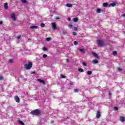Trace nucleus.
<instances>
[{"instance_id":"6","label":"nucleus","mask_w":125,"mask_h":125,"mask_svg":"<svg viewBox=\"0 0 125 125\" xmlns=\"http://www.w3.org/2000/svg\"><path fill=\"white\" fill-rule=\"evenodd\" d=\"M38 82H39L41 83H42V84L45 85L46 83L45 82L44 80H42V79H38L37 80Z\"/></svg>"},{"instance_id":"26","label":"nucleus","mask_w":125,"mask_h":125,"mask_svg":"<svg viewBox=\"0 0 125 125\" xmlns=\"http://www.w3.org/2000/svg\"><path fill=\"white\" fill-rule=\"evenodd\" d=\"M117 71L118 72H122V71H123V69L121 68V67H119L118 69H117Z\"/></svg>"},{"instance_id":"47","label":"nucleus","mask_w":125,"mask_h":125,"mask_svg":"<svg viewBox=\"0 0 125 125\" xmlns=\"http://www.w3.org/2000/svg\"><path fill=\"white\" fill-rule=\"evenodd\" d=\"M2 23H3L2 21H0V25L2 24Z\"/></svg>"},{"instance_id":"17","label":"nucleus","mask_w":125,"mask_h":125,"mask_svg":"<svg viewBox=\"0 0 125 125\" xmlns=\"http://www.w3.org/2000/svg\"><path fill=\"white\" fill-rule=\"evenodd\" d=\"M78 72H81V73H83V72H84V71L83 70V68H79L78 69Z\"/></svg>"},{"instance_id":"22","label":"nucleus","mask_w":125,"mask_h":125,"mask_svg":"<svg viewBox=\"0 0 125 125\" xmlns=\"http://www.w3.org/2000/svg\"><path fill=\"white\" fill-rule=\"evenodd\" d=\"M97 12L98 13H101V9H100V8H98V9H97Z\"/></svg>"},{"instance_id":"35","label":"nucleus","mask_w":125,"mask_h":125,"mask_svg":"<svg viewBox=\"0 0 125 125\" xmlns=\"http://www.w3.org/2000/svg\"><path fill=\"white\" fill-rule=\"evenodd\" d=\"M82 64L83 66H87L86 63H85V62H83Z\"/></svg>"},{"instance_id":"19","label":"nucleus","mask_w":125,"mask_h":125,"mask_svg":"<svg viewBox=\"0 0 125 125\" xmlns=\"http://www.w3.org/2000/svg\"><path fill=\"white\" fill-rule=\"evenodd\" d=\"M66 6H67V7H72V4H70V3H67L66 4Z\"/></svg>"},{"instance_id":"32","label":"nucleus","mask_w":125,"mask_h":125,"mask_svg":"<svg viewBox=\"0 0 125 125\" xmlns=\"http://www.w3.org/2000/svg\"><path fill=\"white\" fill-rule=\"evenodd\" d=\"M42 49H43V51H46V50H47V49L46 48V47H43L42 48Z\"/></svg>"},{"instance_id":"41","label":"nucleus","mask_w":125,"mask_h":125,"mask_svg":"<svg viewBox=\"0 0 125 125\" xmlns=\"http://www.w3.org/2000/svg\"><path fill=\"white\" fill-rule=\"evenodd\" d=\"M78 30V27H74V31H77Z\"/></svg>"},{"instance_id":"23","label":"nucleus","mask_w":125,"mask_h":125,"mask_svg":"<svg viewBox=\"0 0 125 125\" xmlns=\"http://www.w3.org/2000/svg\"><path fill=\"white\" fill-rule=\"evenodd\" d=\"M117 54L118 53L116 51L113 52V55H114V56H116V55H117Z\"/></svg>"},{"instance_id":"13","label":"nucleus","mask_w":125,"mask_h":125,"mask_svg":"<svg viewBox=\"0 0 125 125\" xmlns=\"http://www.w3.org/2000/svg\"><path fill=\"white\" fill-rule=\"evenodd\" d=\"M103 5L104 7H107V6H109V5L108 4V3L104 2L103 4Z\"/></svg>"},{"instance_id":"27","label":"nucleus","mask_w":125,"mask_h":125,"mask_svg":"<svg viewBox=\"0 0 125 125\" xmlns=\"http://www.w3.org/2000/svg\"><path fill=\"white\" fill-rule=\"evenodd\" d=\"M46 41H47V42H50V41H51V38H47Z\"/></svg>"},{"instance_id":"30","label":"nucleus","mask_w":125,"mask_h":125,"mask_svg":"<svg viewBox=\"0 0 125 125\" xmlns=\"http://www.w3.org/2000/svg\"><path fill=\"white\" fill-rule=\"evenodd\" d=\"M74 45H78V44H79V42H78L77 41H75L74 42Z\"/></svg>"},{"instance_id":"5","label":"nucleus","mask_w":125,"mask_h":125,"mask_svg":"<svg viewBox=\"0 0 125 125\" xmlns=\"http://www.w3.org/2000/svg\"><path fill=\"white\" fill-rule=\"evenodd\" d=\"M51 24L53 29H54V30H56L57 29V26L56 25V23H55V22H53Z\"/></svg>"},{"instance_id":"44","label":"nucleus","mask_w":125,"mask_h":125,"mask_svg":"<svg viewBox=\"0 0 125 125\" xmlns=\"http://www.w3.org/2000/svg\"><path fill=\"white\" fill-rule=\"evenodd\" d=\"M60 18L59 17L56 18V20H59Z\"/></svg>"},{"instance_id":"36","label":"nucleus","mask_w":125,"mask_h":125,"mask_svg":"<svg viewBox=\"0 0 125 125\" xmlns=\"http://www.w3.org/2000/svg\"><path fill=\"white\" fill-rule=\"evenodd\" d=\"M68 27H69L70 29H71L72 27H73V25H72V24H69L68 25Z\"/></svg>"},{"instance_id":"29","label":"nucleus","mask_w":125,"mask_h":125,"mask_svg":"<svg viewBox=\"0 0 125 125\" xmlns=\"http://www.w3.org/2000/svg\"><path fill=\"white\" fill-rule=\"evenodd\" d=\"M9 63H10V64L13 63V60H12V59H10V60H9Z\"/></svg>"},{"instance_id":"50","label":"nucleus","mask_w":125,"mask_h":125,"mask_svg":"<svg viewBox=\"0 0 125 125\" xmlns=\"http://www.w3.org/2000/svg\"><path fill=\"white\" fill-rule=\"evenodd\" d=\"M123 33H124V34H125V31H124V32H123Z\"/></svg>"},{"instance_id":"49","label":"nucleus","mask_w":125,"mask_h":125,"mask_svg":"<svg viewBox=\"0 0 125 125\" xmlns=\"http://www.w3.org/2000/svg\"><path fill=\"white\" fill-rule=\"evenodd\" d=\"M109 95L111 96L112 95V94H111L110 93H109Z\"/></svg>"},{"instance_id":"28","label":"nucleus","mask_w":125,"mask_h":125,"mask_svg":"<svg viewBox=\"0 0 125 125\" xmlns=\"http://www.w3.org/2000/svg\"><path fill=\"white\" fill-rule=\"evenodd\" d=\"M61 78L62 79H65L66 78V76H65L64 75H62V74H61Z\"/></svg>"},{"instance_id":"16","label":"nucleus","mask_w":125,"mask_h":125,"mask_svg":"<svg viewBox=\"0 0 125 125\" xmlns=\"http://www.w3.org/2000/svg\"><path fill=\"white\" fill-rule=\"evenodd\" d=\"M30 29H38V26H36V25H34V26H31L30 27Z\"/></svg>"},{"instance_id":"14","label":"nucleus","mask_w":125,"mask_h":125,"mask_svg":"<svg viewBox=\"0 0 125 125\" xmlns=\"http://www.w3.org/2000/svg\"><path fill=\"white\" fill-rule=\"evenodd\" d=\"M79 50L80 51V52H82V53H85V51H84V49H83L79 48Z\"/></svg>"},{"instance_id":"25","label":"nucleus","mask_w":125,"mask_h":125,"mask_svg":"<svg viewBox=\"0 0 125 125\" xmlns=\"http://www.w3.org/2000/svg\"><path fill=\"white\" fill-rule=\"evenodd\" d=\"M66 33H67V31L66 30H63L62 31V35L63 36H65V35H66Z\"/></svg>"},{"instance_id":"38","label":"nucleus","mask_w":125,"mask_h":125,"mask_svg":"<svg viewBox=\"0 0 125 125\" xmlns=\"http://www.w3.org/2000/svg\"><path fill=\"white\" fill-rule=\"evenodd\" d=\"M3 80V76H0V81H2Z\"/></svg>"},{"instance_id":"39","label":"nucleus","mask_w":125,"mask_h":125,"mask_svg":"<svg viewBox=\"0 0 125 125\" xmlns=\"http://www.w3.org/2000/svg\"><path fill=\"white\" fill-rule=\"evenodd\" d=\"M74 92H79V90L77 89H74Z\"/></svg>"},{"instance_id":"34","label":"nucleus","mask_w":125,"mask_h":125,"mask_svg":"<svg viewBox=\"0 0 125 125\" xmlns=\"http://www.w3.org/2000/svg\"><path fill=\"white\" fill-rule=\"evenodd\" d=\"M114 109L115 111H118V110H119V108L117 106L114 107Z\"/></svg>"},{"instance_id":"1","label":"nucleus","mask_w":125,"mask_h":125,"mask_svg":"<svg viewBox=\"0 0 125 125\" xmlns=\"http://www.w3.org/2000/svg\"><path fill=\"white\" fill-rule=\"evenodd\" d=\"M30 114H31V115H33V116L42 115V112H41V111L38 109H36L32 111L31 112H30Z\"/></svg>"},{"instance_id":"10","label":"nucleus","mask_w":125,"mask_h":125,"mask_svg":"<svg viewBox=\"0 0 125 125\" xmlns=\"http://www.w3.org/2000/svg\"><path fill=\"white\" fill-rule=\"evenodd\" d=\"M111 6H112V7H114V6H116V3H111L108 5V7H111Z\"/></svg>"},{"instance_id":"48","label":"nucleus","mask_w":125,"mask_h":125,"mask_svg":"<svg viewBox=\"0 0 125 125\" xmlns=\"http://www.w3.org/2000/svg\"><path fill=\"white\" fill-rule=\"evenodd\" d=\"M66 62H69V59H66Z\"/></svg>"},{"instance_id":"7","label":"nucleus","mask_w":125,"mask_h":125,"mask_svg":"<svg viewBox=\"0 0 125 125\" xmlns=\"http://www.w3.org/2000/svg\"><path fill=\"white\" fill-rule=\"evenodd\" d=\"M101 117V114H100V111L99 110L97 111L96 114V118L97 119H99Z\"/></svg>"},{"instance_id":"31","label":"nucleus","mask_w":125,"mask_h":125,"mask_svg":"<svg viewBox=\"0 0 125 125\" xmlns=\"http://www.w3.org/2000/svg\"><path fill=\"white\" fill-rule=\"evenodd\" d=\"M23 3H27V0H21Z\"/></svg>"},{"instance_id":"4","label":"nucleus","mask_w":125,"mask_h":125,"mask_svg":"<svg viewBox=\"0 0 125 125\" xmlns=\"http://www.w3.org/2000/svg\"><path fill=\"white\" fill-rule=\"evenodd\" d=\"M10 15L12 20H13V21H16V15H15V13H12Z\"/></svg>"},{"instance_id":"24","label":"nucleus","mask_w":125,"mask_h":125,"mask_svg":"<svg viewBox=\"0 0 125 125\" xmlns=\"http://www.w3.org/2000/svg\"><path fill=\"white\" fill-rule=\"evenodd\" d=\"M41 27H42V28H44V27H45V24H44V23H42L41 24Z\"/></svg>"},{"instance_id":"3","label":"nucleus","mask_w":125,"mask_h":125,"mask_svg":"<svg viewBox=\"0 0 125 125\" xmlns=\"http://www.w3.org/2000/svg\"><path fill=\"white\" fill-rule=\"evenodd\" d=\"M23 67L26 70H30L33 67V63L31 62H28V64H24Z\"/></svg>"},{"instance_id":"8","label":"nucleus","mask_w":125,"mask_h":125,"mask_svg":"<svg viewBox=\"0 0 125 125\" xmlns=\"http://www.w3.org/2000/svg\"><path fill=\"white\" fill-rule=\"evenodd\" d=\"M15 100L16 102H17V103H19V102H20V98H19V97L17 96H15Z\"/></svg>"},{"instance_id":"2","label":"nucleus","mask_w":125,"mask_h":125,"mask_svg":"<svg viewBox=\"0 0 125 125\" xmlns=\"http://www.w3.org/2000/svg\"><path fill=\"white\" fill-rule=\"evenodd\" d=\"M97 43L98 47H103V46H105V42L104 41L101 40H97Z\"/></svg>"},{"instance_id":"11","label":"nucleus","mask_w":125,"mask_h":125,"mask_svg":"<svg viewBox=\"0 0 125 125\" xmlns=\"http://www.w3.org/2000/svg\"><path fill=\"white\" fill-rule=\"evenodd\" d=\"M4 7L5 9H8V4L7 3H5L4 4Z\"/></svg>"},{"instance_id":"42","label":"nucleus","mask_w":125,"mask_h":125,"mask_svg":"<svg viewBox=\"0 0 125 125\" xmlns=\"http://www.w3.org/2000/svg\"><path fill=\"white\" fill-rule=\"evenodd\" d=\"M70 85H73V82H70V83H69Z\"/></svg>"},{"instance_id":"43","label":"nucleus","mask_w":125,"mask_h":125,"mask_svg":"<svg viewBox=\"0 0 125 125\" xmlns=\"http://www.w3.org/2000/svg\"><path fill=\"white\" fill-rule=\"evenodd\" d=\"M121 17H124V18H125V14L122 15L121 16Z\"/></svg>"},{"instance_id":"21","label":"nucleus","mask_w":125,"mask_h":125,"mask_svg":"<svg viewBox=\"0 0 125 125\" xmlns=\"http://www.w3.org/2000/svg\"><path fill=\"white\" fill-rule=\"evenodd\" d=\"M93 63L94 64H97V63H98V61H97L96 60H93Z\"/></svg>"},{"instance_id":"12","label":"nucleus","mask_w":125,"mask_h":125,"mask_svg":"<svg viewBox=\"0 0 125 125\" xmlns=\"http://www.w3.org/2000/svg\"><path fill=\"white\" fill-rule=\"evenodd\" d=\"M120 121H121V122H122V123H124V122H125V117H124L123 116L120 117Z\"/></svg>"},{"instance_id":"46","label":"nucleus","mask_w":125,"mask_h":125,"mask_svg":"<svg viewBox=\"0 0 125 125\" xmlns=\"http://www.w3.org/2000/svg\"><path fill=\"white\" fill-rule=\"evenodd\" d=\"M31 74H33V75H35L36 72H33Z\"/></svg>"},{"instance_id":"45","label":"nucleus","mask_w":125,"mask_h":125,"mask_svg":"<svg viewBox=\"0 0 125 125\" xmlns=\"http://www.w3.org/2000/svg\"><path fill=\"white\" fill-rule=\"evenodd\" d=\"M67 20H68V21H71V18H68L67 19Z\"/></svg>"},{"instance_id":"37","label":"nucleus","mask_w":125,"mask_h":125,"mask_svg":"<svg viewBox=\"0 0 125 125\" xmlns=\"http://www.w3.org/2000/svg\"><path fill=\"white\" fill-rule=\"evenodd\" d=\"M72 35H73V36H77V33L75 32H73Z\"/></svg>"},{"instance_id":"18","label":"nucleus","mask_w":125,"mask_h":125,"mask_svg":"<svg viewBox=\"0 0 125 125\" xmlns=\"http://www.w3.org/2000/svg\"><path fill=\"white\" fill-rule=\"evenodd\" d=\"M73 21H74V22H78V21H79V20L77 18H74L73 19Z\"/></svg>"},{"instance_id":"33","label":"nucleus","mask_w":125,"mask_h":125,"mask_svg":"<svg viewBox=\"0 0 125 125\" xmlns=\"http://www.w3.org/2000/svg\"><path fill=\"white\" fill-rule=\"evenodd\" d=\"M42 57H43V58H46V57H47V55H46V54H43V55H42Z\"/></svg>"},{"instance_id":"15","label":"nucleus","mask_w":125,"mask_h":125,"mask_svg":"<svg viewBox=\"0 0 125 125\" xmlns=\"http://www.w3.org/2000/svg\"><path fill=\"white\" fill-rule=\"evenodd\" d=\"M18 123L20 124V125H25V124L24 123V122H23V121H22L21 120H19Z\"/></svg>"},{"instance_id":"40","label":"nucleus","mask_w":125,"mask_h":125,"mask_svg":"<svg viewBox=\"0 0 125 125\" xmlns=\"http://www.w3.org/2000/svg\"><path fill=\"white\" fill-rule=\"evenodd\" d=\"M17 39L20 40V39H21V35H19V36H18Z\"/></svg>"},{"instance_id":"20","label":"nucleus","mask_w":125,"mask_h":125,"mask_svg":"<svg viewBox=\"0 0 125 125\" xmlns=\"http://www.w3.org/2000/svg\"><path fill=\"white\" fill-rule=\"evenodd\" d=\"M87 75H92V71H88L86 72Z\"/></svg>"},{"instance_id":"9","label":"nucleus","mask_w":125,"mask_h":125,"mask_svg":"<svg viewBox=\"0 0 125 125\" xmlns=\"http://www.w3.org/2000/svg\"><path fill=\"white\" fill-rule=\"evenodd\" d=\"M92 55H93V56H94V57H96V58H100V57L98 55H97V54H96V53L92 52Z\"/></svg>"}]
</instances>
